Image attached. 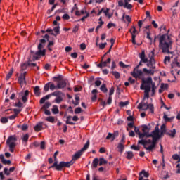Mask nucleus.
Here are the masks:
<instances>
[{
  "mask_svg": "<svg viewBox=\"0 0 180 180\" xmlns=\"http://www.w3.org/2000/svg\"><path fill=\"white\" fill-rule=\"evenodd\" d=\"M149 137H152L153 140L151 139H141L138 141V144H141L143 146L145 150L147 151H153L155 148V146L157 145V140L160 139V132L158 131H153L151 134H149Z\"/></svg>",
  "mask_w": 180,
  "mask_h": 180,
  "instance_id": "f257e3e1",
  "label": "nucleus"
},
{
  "mask_svg": "<svg viewBox=\"0 0 180 180\" xmlns=\"http://www.w3.org/2000/svg\"><path fill=\"white\" fill-rule=\"evenodd\" d=\"M173 43L172 38L168 34H162L159 37V49L162 53L171 54Z\"/></svg>",
  "mask_w": 180,
  "mask_h": 180,
  "instance_id": "f03ea898",
  "label": "nucleus"
},
{
  "mask_svg": "<svg viewBox=\"0 0 180 180\" xmlns=\"http://www.w3.org/2000/svg\"><path fill=\"white\" fill-rule=\"evenodd\" d=\"M151 77H148L146 80H142L141 89L144 91V98H150V91H151Z\"/></svg>",
  "mask_w": 180,
  "mask_h": 180,
  "instance_id": "7ed1b4c3",
  "label": "nucleus"
},
{
  "mask_svg": "<svg viewBox=\"0 0 180 180\" xmlns=\"http://www.w3.org/2000/svg\"><path fill=\"white\" fill-rule=\"evenodd\" d=\"M74 162L72 161L70 162H60L58 164V161L54 162L52 166L50 167V168H56V171H62L63 168H70L71 165H72Z\"/></svg>",
  "mask_w": 180,
  "mask_h": 180,
  "instance_id": "20e7f679",
  "label": "nucleus"
},
{
  "mask_svg": "<svg viewBox=\"0 0 180 180\" xmlns=\"http://www.w3.org/2000/svg\"><path fill=\"white\" fill-rule=\"evenodd\" d=\"M16 141H18L16 135H11L7 139L6 144L9 147L10 153H14L15 147H16Z\"/></svg>",
  "mask_w": 180,
  "mask_h": 180,
  "instance_id": "39448f33",
  "label": "nucleus"
},
{
  "mask_svg": "<svg viewBox=\"0 0 180 180\" xmlns=\"http://www.w3.org/2000/svg\"><path fill=\"white\" fill-rule=\"evenodd\" d=\"M131 75L134 78H136V79H137L143 77V71H141V70H139V67H135L134 70L131 72Z\"/></svg>",
  "mask_w": 180,
  "mask_h": 180,
  "instance_id": "423d86ee",
  "label": "nucleus"
},
{
  "mask_svg": "<svg viewBox=\"0 0 180 180\" xmlns=\"http://www.w3.org/2000/svg\"><path fill=\"white\" fill-rule=\"evenodd\" d=\"M18 81L21 88H23V86L26 85V72L20 73L18 77Z\"/></svg>",
  "mask_w": 180,
  "mask_h": 180,
  "instance_id": "0eeeda50",
  "label": "nucleus"
},
{
  "mask_svg": "<svg viewBox=\"0 0 180 180\" xmlns=\"http://www.w3.org/2000/svg\"><path fill=\"white\" fill-rule=\"evenodd\" d=\"M51 95H53V96H56L55 99L56 103H61V102H63V92L60 91H56L51 93Z\"/></svg>",
  "mask_w": 180,
  "mask_h": 180,
  "instance_id": "6e6552de",
  "label": "nucleus"
},
{
  "mask_svg": "<svg viewBox=\"0 0 180 180\" xmlns=\"http://www.w3.org/2000/svg\"><path fill=\"white\" fill-rule=\"evenodd\" d=\"M21 97L22 101L23 103H26L27 102V99H29V90H25V91H21L19 94Z\"/></svg>",
  "mask_w": 180,
  "mask_h": 180,
  "instance_id": "1a4fd4ad",
  "label": "nucleus"
},
{
  "mask_svg": "<svg viewBox=\"0 0 180 180\" xmlns=\"http://www.w3.org/2000/svg\"><path fill=\"white\" fill-rule=\"evenodd\" d=\"M82 154H84V152L81 150H78L77 152H76L72 157V162H75V161H77V160H79V158H81V156L82 155Z\"/></svg>",
  "mask_w": 180,
  "mask_h": 180,
  "instance_id": "9d476101",
  "label": "nucleus"
},
{
  "mask_svg": "<svg viewBox=\"0 0 180 180\" xmlns=\"http://www.w3.org/2000/svg\"><path fill=\"white\" fill-rule=\"evenodd\" d=\"M46 127H47V125L43 123V122H40L36 124V126L34 127V130L36 131H41V130H43V129H46Z\"/></svg>",
  "mask_w": 180,
  "mask_h": 180,
  "instance_id": "9b49d317",
  "label": "nucleus"
},
{
  "mask_svg": "<svg viewBox=\"0 0 180 180\" xmlns=\"http://www.w3.org/2000/svg\"><path fill=\"white\" fill-rule=\"evenodd\" d=\"M116 137H119V131H115L112 134V133H108V136H106V139L109 140L112 139L111 141H113Z\"/></svg>",
  "mask_w": 180,
  "mask_h": 180,
  "instance_id": "f8f14e48",
  "label": "nucleus"
},
{
  "mask_svg": "<svg viewBox=\"0 0 180 180\" xmlns=\"http://www.w3.org/2000/svg\"><path fill=\"white\" fill-rule=\"evenodd\" d=\"M112 59L108 58L105 61L101 60L100 63L97 65L98 68H103L104 67H108V64H110Z\"/></svg>",
  "mask_w": 180,
  "mask_h": 180,
  "instance_id": "ddd939ff",
  "label": "nucleus"
},
{
  "mask_svg": "<svg viewBox=\"0 0 180 180\" xmlns=\"http://www.w3.org/2000/svg\"><path fill=\"white\" fill-rule=\"evenodd\" d=\"M46 56V49H38V51L35 52L34 58H39L40 56Z\"/></svg>",
  "mask_w": 180,
  "mask_h": 180,
  "instance_id": "4468645a",
  "label": "nucleus"
},
{
  "mask_svg": "<svg viewBox=\"0 0 180 180\" xmlns=\"http://www.w3.org/2000/svg\"><path fill=\"white\" fill-rule=\"evenodd\" d=\"M65 86H67V82H65V81L61 80L60 82H58V89H63V88H65Z\"/></svg>",
  "mask_w": 180,
  "mask_h": 180,
  "instance_id": "2eb2a0df",
  "label": "nucleus"
},
{
  "mask_svg": "<svg viewBox=\"0 0 180 180\" xmlns=\"http://www.w3.org/2000/svg\"><path fill=\"white\" fill-rule=\"evenodd\" d=\"M167 136H169L172 139H174L176 134V129H173L172 130H169L166 132Z\"/></svg>",
  "mask_w": 180,
  "mask_h": 180,
  "instance_id": "dca6fc26",
  "label": "nucleus"
},
{
  "mask_svg": "<svg viewBox=\"0 0 180 180\" xmlns=\"http://www.w3.org/2000/svg\"><path fill=\"white\" fill-rule=\"evenodd\" d=\"M139 57L142 63H147L148 61L147 58H146V52L144 51H141V53L139 54Z\"/></svg>",
  "mask_w": 180,
  "mask_h": 180,
  "instance_id": "f3484780",
  "label": "nucleus"
},
{
  "mask_svg": "<svg viewBox=\"0 0 180 180\" xmlns=\"http://www.w3.org/2000/svg\"><path fill=\"white\" fill-rule=\"evenodd\" d=\"M138 109H142L143 110H147L148 109V104L146 103H140L138 105Z\"/></svg>",
  "mask_w": 180,
  "mask_h": 180,
  "instance_id": "a211bd4d",
  "label": "nucleus"
},
{
  "mask_svg": "<svg viewBox=\"0 0 180 180\" xmlns=\"http://www.w3.org/2000/svg\"><path fill=\"white\" fill-rule=\"evenodd\" d=\"M92 94V97H91V101L92 102H95L98 98V90L97 89H93L91 91Z\"/></svg>",
  "mask_w": 180,
  "mask_h": 180,
  "instance_id": "6ab92c4d",
  "label": "nucleus"
},
{
  "mask_svg": "<svg viewBox=\"0 0 180 180\" xmlns=\"http://www.w3.org/2000/svg\"><path fill=\"white\" fill-rule=\"evenodd\" d=\"M143 175L144 178H148V176H150V174L146 172V170H142L141 172H139V178H143Z\"/></svg>",
  "mask_w": 180,
  "mask_h": 180,
  "instance_id": "aec40b11",
  "label": "nucleus"
},
{
  "mask_svg": "<svg viewBox=\"0 0 180 180\" xmlns=\"http://www.w3.org/2000/svg\"><path fill=\"white\" fill-rule=\"evenodd\" d=\"M21 140L22 143L25 144H27V141H29V134H25L21 136Z\"/></svg>",
  "mask_w": 180,
  "mask_h": 180,
  "instance_id": "412c9836",
  "label": "nucleus"
},
{
  "mask_svg": "<svg viewBox=\"0 0 180 180\" xmlns=\"http://www.w3.org/2000/svg\"><path fill=\"white\" fill-rule=\"evenodd\" d=\"M143 74H146V75H154V70H148L147 68H143Z\"/></svg>",
  "mask_w": 180,
  "mask_h": 180,
  "instance_id": "4be33fe9",
  "label": "nucleus"
},
{
  "mask_svg": "<svg viewBox=\"0 0 180 180\" xmlns=\"http://www.w3.org/2000/svg\"><path fill=\"white\" fill-rule=\"evenodd\" d=\"M98 164H99V159H98V158H95L93 160V162L91 163L92 168H97Z\"/></svg>",
  "mask_w": 180,
  "mask_h": 180,
  "instance_id": "5701e85b",
  "label": "nucleus"
},
{
  "mask_svg": "<svg viewBox=\"0 0 180 180\" xmlns=\"http://www.w3.org/2000/svg\"><path fill=\"white\" fill-rule=\"evenodd\" d=\"M85 13H88V11H86V10L83 9V10H80V11H76L75 12V15L76 16H81V15H85Z\"/></svg>",
  "mask_w": 180,
  "mask_h": 180,
  "instance_id": "b1692460",
  "label": "nucleus"
},
{
  "mask_svg": "<svg viewBox=\"0 0 180 180\" xmlns=\"http://www.w3.org/2000/svg\"><path fill=\"white\" fill-rule=\"evenodd\" d=\"M160 134H167V127L165 124L160 127Z\"/></svg>",
  "mask_w": 180,
  "mask_h": 180,
  "instance_id": "393cba45",
  "label": "nucleus"
},
{
  "mask_svg": "<svg viewBox=\"0 0 180 180\" xmlns=\"http://www.w3.org/2000/svg\"><path fill=\"white\" fill-rule=\"evenodd\" d=\"M34 94L36 95V96H40V87H39V86L34 87Z\"/></svg>",
  "mask_w": 180,
  "mask_h": 180,
  "instance_id": "a878e982",
  "label": "nucleus"
},
{
  "mask_svg": "<svg viewBox=\"0 0 180 180\" xmlns=\"http://www.w3.org/2000/svg\"><path fill=\"white\" fill-rule=\"evenodd\" d=\"M142 131H143V133H145L146 134H150V133H149L150 129H148V127L147 125L142 126Z\"/></svg>",
  "mask_w": 180,
  "mask_h": 180,
  "instance_id": "bb28decb",
  "label": "nucleus"
},
{
  "mask_svg": "<svg viewBox=\"0 0 180 180\" xmlns=\"http://www.w3.org/2000/svg\"><path fill=\"white\" fill-rule=\"evenodd\" d=\"M13 74V68H11L9 72L6 75V80L9 81L11 77H12V75Z\"/></svg>",
  "mask_w": 180,
  "mask_h": 180,
  "instance_id": "cd10ccee",
  "label": "nucleus"
},
{
  "mask_svg": "<svg viewBox=\"0 0 180 180\" xmlns=\"http://www.w3.org/2000/svg\"><path fill=\"white\" fill-rule=\"evenodd\" d=\"M124 8L125 9H131L133 8V5L129 4V1H127V0H125Z\"/></svg>",
  "mask_w": 180,
  "mask_h": 180,
  "instance_id": "c85d7f7f",
  "label": "nucleus"
},
{
  "mask_svg": "<svg viewBox=\"0 0 180 180\" xmlns=\"http://www.w3.org/2000/svg\"><path fill=\"white\" fill-rule=\"evenodd\" d=\"M118 151L120 153H123V150H124V145L122 143H118L117 145Z\"/></svg>",
  "mask_w": 180,
  "mask_h": 180,
  "instance_id": "c756f323",
  "label": "nucleus"
},
{
  "mask_svg": "<svg viewBox=\"0 0 180 180\" xmlns=\"http://www.w3.org/2000/svg\"><path fill=\"white\" fill-rule=\"evenodd\" d=\"M89 148V140H87L86 143L80 150L84 153V151H86V150H88Z\"/></svg>",
  "mask_w": 180,
  "mask_h": 180,
  "instance_id": "7c9ffc66",
  "label": "nucleus"
},
{
  "mask_svg": "<svg viewBox=\"0 0 180 180\" xmlns=\"http://www.w3.org/2000/svg\"><path fill=\"white\" fill-rule=\"evenodd\" d=\"M122 19L124 20L126 19L127 22H128V23H130L131 22V17H130L129 15H126V13H123L122 15Z\"/></svg>",
  "mask_w": 180,
  "mask_h": 180,
  "instance_id": "2f4dec72",
  "label": "nucleus"
},
{
  "mask_svg": "<svg viewBox=\"0 0 180 180\" xmlns=\"http://www.w3.org/2000/svg\"><path fill=\"white\" fill-rule=\"evenodd\" d=\"M152 86V94L151 96H154V94H155V89L157 87H155V83H153V82L150 83V89Z\"/></svg>",
  "mask_w": 180,
  "mask_h": 180,
  "instance_id": "473e14b6",
  "label": "nucleus"
},
{
  "mask_svg": "<svg viewBox=\"0 0 180 180\" xmlns=\"http://www.w3.org/2000/svg\"><path fill=\"white\" fill-rule=\"evenodd\" d=\"M46 122H49L50 123H54L56 122V117L53 116H49L46 118Z\"/></svg>",
  "mask_w": 180,
  "mask_h": 180,
  "instance_id": "72a5a7b5",
  "label": "nucleus"
},
{
  "mask_svg": "<svg viewBox=\"0 0 180 180\" xmlns=\"http://www.w3.org/2000/svg\"><path fill=\"white\" fill-rule=\"evenodd\" d=\"M101 91L103 92V94H106V92H108V87H106V84H102L101 88Z\"/></svg>",
  "mask_w": 180,
  "mask_h": 180,
  "instance_id": "f704fd0d",
  "label": "nucleus"
},
{
  "mask_svg": "<svg viewBox=\"0 0 180 180\" xmlns=\"http://www.w3.org/2000/svg\"><path fill=\"white\" fill-rule=\"evenodd\" d=\"M111 74H112L116 79H119V78H120V73H119L117 71H112Z\"/></svg>",
  "mask_w": 180,
  "mask_h": 180,
  "instance_id": "c9c22d12",
  "label": "nucleus"
},
{
  "mask_svg": "<svg viewBox=\"0 0 180 180\" xmlns=\"http://www.w3.org/2000/svg\"><path fill=\"white\" fill-rule=\"evenodd\" d=\"M127 160H131L134 157V154H133V152L131 151H128L127 152Z\"/></svg>",
  "mask_w": 180,
  "mask_h": 180,
  "instance_id": "e433bc0d",
  "label": "nucleus"
},
{
  "mask_svg": "<svg viewBox=\"0 0 180 180\" xmlns=\"http://www.w3.org/2000/svg\"><path fill=\"white\" fill-rule=\"evenodd\" d=\"M139 139H144V137H150V134H146L144 132L140 133L139 135Z\"/></svg>",
  "mask_w": 180,
  "mask_h": 180,
  "instance_id": "4c0bfd02",
  "label": "nucleus"
},
{
  "mask_svg": "<svg viewBox=\"0 0 180 180\" xmlns=\"http://www.w3.org/2000/svg\"><path fill=\"white\" fill-rule=\"evenodd\" d=\"M103 164H108V161H106L103 158H100L98 165H103Z\"/></svg>",
  "mask_w": 180,
  "mask_h": 180,
  "instance_id": "58836bf2",
  "label": "nucleus"
},
{
  "mask_svg": "<svg viewBox=\"0 0 180 180\" xmlns=\"http://www.w3.org/2000/svg\"><path fill=\"white\" fill-rule=\"evenodd\" d=\"M129 32L131 33V36H133V34H136V33H137V30H136V27L132 26L129 30Z\"/></svg>",
  "mask_w": 180,
  "mask_h": 180,
  "instance_id": "ea45409f",
  "label": "nucleus"
},
{
  "mask_svg": "<svg viewBox=\"0 0 180 180\" xmlns=\"http://www.w3.org/2000/svg\"><path fill=\"white\" fill-rule=\"evenodd\" d=\"M71 119H72L71 115H69L67 117L66 124H71V125L75 124V123L71 122Z\"/></svg>",
  "mask_w": 180,
  "mask_h": 180,
  "instance_id": "a19ab883",
  "label": "nucleus"
},
{
  "mask_svg": "<svg viewBox=\"0 0 180 180\" xmlns=\"http://www.w3.org/2000/svg\"><path fill=\"white\" fill-rule=\"evenodd\" d=\"M53 31L55 32V33H56V34H53V36H57V34H60V25L55 27L53 28Z\"/></svg>",
  "mask_w": 180,
  "mask_h": 180,
  "instance_id": "79ce46f5",
  "label": "nucleus"
},
{
  "mask_svg": "<svg viewBox=\"0 0 180 180\" xmlns=\"http://www.w3.org/2000/svg\"><path fill=\"white\" fill-rule=\"evenodd\" d=\"M58 107L57 105H53V108H52V113H53V115H58Z\"/></svg>",
  "mask_w": 180,
  "mask_h": 180,
  "instance_id": "37998d69",
  "label": "nucleus"
},
{
  "mask_svg": "<svg viewBox=\"0 0 180 180\" xmlns=\"http://www.w3.org/2000/svg\"><path fill=\"white\" fill-rule=\"evenodd\" d=\"M54 46V41H50L47 47H48V50L49 51H53V49H51V46Z\"/></svg>",
  "mask_w": 180,
  "mask_h": 180,
  "instance_id": "c03bdc74",
  "label": "nucleus"
},
{
  "mask_svg": "<svg viewBox=\"0 0 180 180\" xmlns=\"http://www.w3.org/2000/svg\"><path fill=\"white\" fill-rule=\"evenodd\" d=\"M163 119H164L165 122H171L174 119V117L169 118V117H168L167 115L165 114L163 116Z\"/></svg>",
  "mask_w": 180,
  "mask_h": 180,
  "instance_id": "a18cd8bd",
  "label": "nucleus"
},
{
  "mask_svg": "<svg viewBox=\"0 0 180 180\" xmlns=\"http://www.w3.org/2000/svg\"><path fill=\"white\" fill-rule=\"evenodd\" d=\"M103 12L105 14V16H107L108 18H111V15L109 13V8H106L105 10L103 9Z\"/></svg>",
  "mask_w": 180,
  "mask_h": 180,
  "instance_id": "49530a36",
  "label": "nucleus"
},
{
  "mask_svg": "<svg viewBox=\"0 0 180 180\" xmlns=\"http://www.w3.org/2000/svg\"><path fill=\"white\" fill-rule=\"evenodd\" d=\"M120 108H124V106H127V105H129V101H121L119 103Z\"/></svg>",
  "mask_w": 180,
  "mask_h": 180,
  "instance_id": "de8ad7c7",
  "label": "nucleus"
},
{
  "mask_svg": "<svg viewBox=\"0 0 180 180\" xmlns=\"http://www.w3.org/2000/svg\"><path fill=\"white\" fill-rule=\"evenodd\" d=\"M119 65L122 68H127L128 67H130V65L124 64V63H123L122 61H120L119 63Z\"/></svg>",
  "mask_w": 180,
  "mask_h": 180,
  "instance_id": "09e8293b",
  "label": "nucleus"
},
{
  "mask_svg": "<svg viewBox=\"0 0 180 180\" xmlns=\"http://www.w3.org/2000/svg\"><path fill=\"white\" fill-rule=\"evenodd\" d=\"M27 129H29V125H27V124L26 123L23 124L22 126L21 127V130H22V131H26Z\"/></svg>",
  "mask_w": 180,
  "mask_h": 180,
  "instance_id": "8fccbe9b",
  "label": "nucleus"
},
{
  "mask_svg": "<svg viewBox=\"0 0 180 180\" xmlns=\"http://www.w3.org/2000/svg\"><path fill=\"white\" fill-rule=\"evenodd\" d=\"M49 89H51V91H54V89H58V88L57 87V85L56 86L54 84L50 83Z\"/></svg>",
  "mask_w": 180,
  "mask_h": 180,
  "instance_id": "3c124183",
  "label": "nucleus"
},
{
  "mask_svg": "<svg viewBox=\"0 0 180 180\" xmlns=\"http://www.w3.org/2000/svg\"><path fill=\"white\" fill-rule=\"evenodd\" d=\"M49 89H50V82H48L44 86V91H45V92H47Z\"/></svg>",
  "mask_w": 180,
  "mask_h": 180,
  "instance_id": "603ef678",
  "label": "nucleus"
},
{
  "mask_svg": "<svg viewBox=\"0 0 180 180\" xmlns=\"http://www.w3.org/2000/svg\"><path fill=\"white\" fill-rule=\"evenodd\" d=\"M103 1L105 0H89V4H94V2H95V4H102Z\"/></svg>",
  "mask_w": 180,
  "mask_h": 180,
  "instance_id": "864d4df0",
  "label": "nucleus"
},
{
  "mask_svg": "<svg viewBox=\"0 0 180 180\" xmlns=\"http://www.w3.org/2000/svg\"><path fill=\"white\" fill-rule=\"evenodd\" d=\"M146 38L150 40V44L153 43V38H151V32H147V37Z\"/></svg>",
  "mask_w": 180,
  "mask_h": 180,
  "instance_id": "5fc2aeb1",
  "label": "nucleus"
},
{
  "mask_svg": "<svg viewBox=\"0 0 180 180\" xmlns=\"http://www.w3.org/2000/svg\"><path fill=\"white\" fill-rule=\"evenodd\" d=\"M51 106V103L50 102H46L45 104L43 105L44 109H49Z\"/></svg>",
  "mask_w": 180,
  "mask_h": 180,
  "instance_id": "6e6d98bb",
  "label": "nucleus"
},
{
  "mask_svg": "<svg viewBox=\"0 0 180 180\" xmlns=\"http://www.w3.org/2000/svg\"><path fill=\"white\" fill-rule=\"evenodd\" d=\"M86 18H89V13H86V15L83 16L80 20H78V22H79V20L84 22Z\"/></svg>",
  "mask_w": 180,
  "mask_h": 180,
  "instance_id": "4d7b16f0",
  "label": "nucleus"
},
{
  "mask_svg": "<svg viewBox=\"0 0 180 180\" xmlns=\"http://www.w3.org/2000/svg\"><path fill=\"white\" fill-rule=\"evenodd\" d=\"M131 150H134V151H140V146H136L134 145H132L131 146Z\"/></svg>",
  "mask_w": 180,
  "mask_h": 180,
  "instance_id": "13d9d810",
  "label": "nucleus"
},
{
  "mask_svg": "<svg viewBox=\"0 0 180 180\" xmlns=\"http://www.w3.org/2000/svg\"><path fill=\"white\" fill-rule=\"evenodd\" d=\"M82 112V109L80 107L76 108L75 110V115H78V113H81Z\"/></svg>",
  "mask_w": 180,
  "mask_h": 180,
  "instance_id": "bf43d9fd",
  "label": "nucleus"
},
{
  "mask_svg": "<svg viewBox=\"0 0 180 180\" xmlns=\"http://www.w3.org/2000/svg\"><path fill=\"white\" fill-rule=\"evenodd\" d=\"M172 158L173 160H178L177 162H180V158H179V156L178 155V154H174L172 155Z\"/></svg>",
  "mask_w": 180,
  "mask_h": 180,
  "instance_id": "052dcab7",
  "label": "nucleus"
},
{
  "mask_svg": "<svg viewBox=\"0 0 180 180\" xmlns=\"http://www.w3.org/2000/svg\"><path fill=\"white\" fill-rule=\"evenodd\" d=\"M148 109L151 113H154V105L153 104H148Z\"/></svg>",
  "mask_w": 180,
  "mask_h": 180,
  "instance_id": "680f3d73",
  "label": "nucleus"
},
{
  "mask_svg": "<svg viewBox=\"0 0 180 180\" xmlns=\"http://www.w3.org/2000/svg\"><path fill=\"white\" fill-rule=\"evenodd\" d=\"M107 44H108V43H106V42L100 44L99 49H101V50H103V49H105V47H106Z\"/></svg>",
  "mask_w": 180,
  "mask_h": 180,
  "instance_id": "e2e57ef3",
  "label": "nucleus"
},
{
  "mask_svg": "<svg viewBox=\"0 0 180 180\" xmlns=\"http://www.w3.org/2000/svg\"><path fill=\"white\" fill-rule=\"evenodd\" d=\"M160 88L164 91V89H168V84H161Z\"/></svg>",
  "mask_w": 180,
  "mask_h": 180,
  "instance_id": "0e129e2a",
  "label": "nucleus"
},
{
  "mask_svg": "<svg viewBox=\"0 0 180 180\" xmlns=\"http://www.w3.org/2000/svg\"><path fill=\"white\" fill-rule=\"evenodd\" d=\"M115 94V87H111L109 91V96H112Z\"/></svg>",
  "mask_w": 180,
  "mask_h": 180,
  "instance_id": "69168bd1",
  "label": "nucleus"
},
{
  "mask_svg": "<svg viewBox=\"0 0 180 180\" xmlns=\"http://www.w3.org/2000/svg\"><path fill=\"white\" fill-rule=\"evenodd\" d=\"M8 117H3L1 118L0 121L2 122V123H8Z\"/></svg>",
  "mask_w": 180,
  "mask_h": 180,
  "instance_id": "338daca9",
  "label": "nucleus"
},
{
  "mask_svg": "<svg viewBox=\"0 0 180 180\" xmlns=\"http://www.w3.org/2000/svg\"><path fill=\"white\" fill-rule=\"evenodd\" d=\"M63 19L65 20H68L70 19V15L65 13L63 15Z\"/></svg>",
  "mask_w": 180,
  "mask_h": 180,
  "instance_id": "774afa93",
  "label": "nucleus"
}]
</instances>
